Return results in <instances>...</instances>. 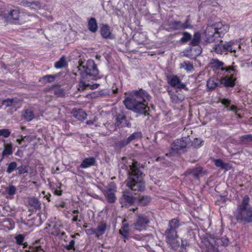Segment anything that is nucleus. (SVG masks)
<instances>
[{
    "label": "nucleus",
    "mask_w": 252,
    "mask_h": 252,
    "mask_svg": "<svg viewBox=\"0 0 252 252\" xmlns=\"http://www.w3.org/2000/svg\"><path fill=\"white\" fill-rule=\"evenodd\" d=\"M150 99V95L145 90H133L125 93L124 103L127 109L147 116L149 115V111L147 102Z\"/></svg>",
    "instance_id": "f257e3e1"
},
{
    "label": "nucleus",
    "mask_w": 252,
    "mask_h": 252,
    "mask_svg": "<svg viewBox=\"0 0 252 252\" xmlns=\"http://www.w3.org/2000/svg\"><path fill=\"white\" fill-rule=\"evenodd\" d=\"M78 69L80 71L81 78L78 85V90L83 91L90 88L92 90L97 88L99 84H92L89 83L90 79H94L98 74V70L96 65L93 60H89L85 63L82 61L78 62Z\"/></svg>",
    "instance_id": "f03ea898"
},
{
    "label": "nucleus",
    "mask_w": 252,
    "mask_h": 252,
    "mask_svg": "<svg viewBox=\"0 0 252 252\" xmlns=\"http://www.w3.org/2000/svg\"><path fill=\"white\" fill-rule=\"evenodd\" d=\"M128 175L126 180V186L131 194H137L145 189V183L143 181L144 167L136 161H133L130 165Z\"/></svg>",
    "instance_id": "7ed1b4c3"
},
{
    "label": "nucleus",
    "mask_w": 252,
    "mask_h": 252,
    "mask_svg": "<svg viewBox=\"0 0 252 252\" xmlns=\"http://www.w3.org/2000/svg\"><path fill=\"white\" fill-rule=\"evenodd\" d=\"M234 216L239 222H252V206L250 204V198L248 195H245L242 201L237 205L234 212Z\"/></svg>",
    "instance_id": "20e7f679"
},
{
    "label": "nucleus",
    "mask_w": 252,
    "mask_h": 252,
    "mask_svg": "<svg viewBox=\"0 0 252 252\" xmlns=\"http://www.w3.org/2000/svg\"><path fill=\"white\" fill-rule=\"evenodd\" d=\"M179 226V220L177 219H172L169 221L168 228L164 233L166 242L173 250H177L180 245L177 240L178 238L177 230Z\"/></svg>",
    "instance_id": "39448f33"
},
{
    "label": "nucleus",
    "mask_w": 252,
    "mask_h": 252,
    "mask_svg": "<svg viewBox=\"0 0 252 252\" xmlns=\"http://www.w3.org/2000/svg\"><path fill=\"white\" fill-rule=\"evenodd\" d=\"M229 28L228 25L221 22L208 26L205 31L206 42L211 43L215 41L216 38L220 37L226 33Z\"/></svg>",
    "instance_id": "423d86ee"
},
{
    "label": "nucleus",
    "mask_w": 252,
    "mask_h": 252,
    "mask_svg": "<svg viewBox=\"0 0 252 252\" xmlns=\"http://www.w3.org/2000/svg\"><path fill=\"white\" fill-rule=\"evenodd\" d=\"M32 17V16L27 14H23L20 15L19 11L16 9L10 10L7 14H4V18L7 22L19 24H22L31 20Z\"/></svg>",
    "instance_id": "0eeeda50"
},
{
    "label": "nucleus",
    "mask_w": 252,
    "mask_h": 252,
    "mask_svg": "<svg viewBox=\"0 0 252 252\" xmlns=\"http://www.w3.org/2000/svg\"><path fill=\"white\" fill-rule=\"evenodd\" d=\"M234 45V43L233 42L230 41L222 44V41H221L220 43L214 45L212 51L220 54L225 52L235 53L236 50V48L233 47Z\"/></svg>",
    "instance_id": "6e6552de"
},
{
    "label": "nucleus",
    "mask_w": 252,
    "mask_h": 252,
    "mask_svg": "<svg viewBox=\"0 0 252 252\" xmlns=\"http://www.w3.org/2000/svg\"><path fill=\"white\" fill-rule=\"evenodd\" d=\"M222 242L220 239L210 236L204 240L206 252H219L218 247Z\"/></svg>",
    "instance_id": "1a4fd4ad"
},
{
    "label": "nucleus",
    "mask_w": 252,
    "mask_h": 252,
    "mask_svg": "<svg viewBox=\"0 0 252 252\" xmlns=\"http://www.w3.org/2000/svg\"><path fill=\"white\" fill-rule=\"evenodd\" d=\"M187 138L177 139L171 145V150L169 153L166 154V156H173L178 154V151L180 149L185 148L188 145L187 141Z\"/></svg>",
    "instance_id": "9d476101"
},
{
    "label": "nucleus",
    "mask_w": 252,
    "mask_h": 252,
    "mask_svg": "<svg viewBox=\"0 0 252 252\" xmlns=\"http://www.w3.org/2000/svg\"><path fill=\"white\" fill-rule=\"evenodd\" d=\"M168 26L170 29L173 31L192 28L189 19H187L184 23L181 21H170L168 23Z\"/></svg>",
    "instance_id": "9b49d317"
},
{
    "label": "nucleus",
    "mask_w": 252,
    "mask_h": 252,
    "mask_svg": "<svg viewBox=\"0 0 252 252\" xmlns=\"http://www.w3.org/2000/svg\"><path fill=\"white\" fill-rule=\"evenodd\" d=\"M103 192L109 203H113L115 201L116 199L115 194L116 192V187L113 183H111L109 184L108 186L103 191Z\"/></svg>",
    "instance_id": "f8f14e48"
},
{
    "label": "nucleus",
    "mask_w": 252,
    "mask_h": 252,
    "mask_svg": "<svg viewBox=\"0 0 252 252\" xmlns=\"http://www.w3.org/2000/svg\"><path fill=\"white\" fill-rule=\"evenodd\" d=\"M150 223L149 218L144 215H138L134 223L136 229L145 228Z\"/></svg>",
    "instance_id": "ddd939ff"
},
{
    "label": "nucleus",
    "mask_w": 252,
    "mask_h": 252,
    "mask_svg": "<svg viewBox=\"0 0 252 252\" xmlns=\"http://www.w3.org/2000/svg\"><path fill=\"white\" fill-rule=\"evenodd\" d=\"M128 193H131L129 191H125L122 196L120 198V202L122 206H127L133 204L134 202L135 198L130 196Z\"/></svg>",
    "instance_id": "4468645a"
},
{
    "label": "nucleus",
    "mask_w": 252,
    "mask_h": 252,
    "mask_svg": "<svg viewBox=\"0 0 252 252\" xmlns=\"http://www.w3.org/2000/svg\"><path fill=\"white\" fill-rule=\"evenodd\" d=\"M236 79L233 75H226L220 79V84L226 87H233L235 85Z\"/></svg>",
    "instance_id": "2eb2a0df"
},
{
    "label": "nucleus",
    "mask_w": 252,
    "mask_h": 252,
    "mask_svg": "<svg viewBox=\"0 0 252 252\" xmlns=\"http://www.w3.org/2000/svg\"><path fill=\"white\" fill-rule=\"evenodd\" d=\"M107 224L106 221H100L97 225L95 230H93L95 233V236L99 238L100 236L103 235L106 230Z\"/></svg>",
    "instance_id": "dca6fc26"
},
{
    "label": "nucleus",
    "mask_w": 252,
    "mask_h": 252,
    "mask_svg": "<svg viewBox=\"0 0 252 252\" xmlns=\"http://www.w3.org/2000/svg\"><path fill=\"white\" fill-rule=\"evenodd\" d=\"M168 83L172 87L178 89H185L186 86L181 83V80L177 76H174L168 78Z\"/></svg>",
    "instance_id": "f3484780"
},
{
    "label": "nucleus",
    "mask_w": 252,
    "mask_h": 252,
    "mask_svg": "<svg viewBox=\"0 0 252 252\" xmlns=\"http://www.w3.org/2000/svg\"><path fill=\"white\" fill-rule=\"evenodd\" d=\"M101 36L106 39H113L114 36L111 33L110 27L107 25H102L100 28Z\"/></svg>",
    "instance_id": "a211bd4d"
},
{
    "label": "nucleus",
    "mask_w": 252,
    "mask_h": 252,
    "mask_svg": "<svg viewBox=\"0 0 252 252\" xmlns=\"http://www.w3.org/2000/svg\"><path fill=\"white\" fill-rule=\"evenodd\" d=\"M28 204L31 207H33L36 210H39L41 208V203L39 200L34 197H29L28 198Z\"/></svg>",
    "instance_id": "6ab92c4d"
},
{
    "label": "nucleus",
    "mask_w": 252,
    "mask_h": 252,
    "mask_svg": "<svg viewBox=\"0 0 252 252\" xmlns=\"http://www.w3.org/2000/svg\"><path fill=\"white\" fill-rule=\"evenodd\" d=\"M88 27V29L93 33H95L97 31V24L94 18L92 17L89 20Z\"/></svg>",
    "instance_id": "aec40b11"
},
{
    "label": "nucleus",
    "mask_w": 252,
    "mask_h": 252,
    "mask_svg": "<svg viewBox=\"0 0 252 252\" xmlns=\"http://www.w3.org/2000/svg\"><path fill=\"white\" fill-rule=\"evenodd\" d=\"M95 162V160L94 157L86 158L81 164L80 167L83 168H86L94 165Z\"/></svg>",
    "instance_id": "412c9836"
},
{
    "label": "nucleus",
    "mask_w": 252,
    "mask_h": 252,
    "mask_svg": "<svg viewBox=\"0 0 252 252\" xmlns=\"http://www.w3.org/2000/svg\"><path fill=\"white\" fill-rule=\"evenodd\" d=\"M73 116L79 120H84L87 117V114L82 109L74 110L72 112Z\"/></svg>",
    "instance_id": "4be33fe9"
},
{
    "label": "nucleus",
    "mask_w": 252,
    "mask_h": 252,
    "mask_svg": "<svg viewBox=\"0 0 252 252\" xmlns=\"http://www.w3.org/2000/svg\"><path fill=\"white\" fill-rule=\"evenodd\" d=\"M201 40V34L199 32L194 33L192 38L191 39L190 45L193 46H198Z\"/></svg>",
    "instance_id": "5701e85b"
},
{
    "label": "nucleus",
    "mask_w": 252,
    "mask_h": 252,
    "mask_svg": "<svg viewBox=\"0 0 252 252\" xmlns=\"http://www.w3.org/2000/svg\"><path fill=\"white\" fill-rule=\"evenodd\" d=\"M215 165L222 169L227 170L229 168V164L225 163L220 159H214Z\"/></svg>",
    "instance_id": "b1692460"
},
{
    "label": "nucleus",
    "mask_w": 252,
    "mask_h": 252,
    "mask_svg": "<svg viewBox=\"0 0 252 252\" xmlns=\"http://www.w3.org/2000/svg\"><path fill=\"white\" fill-rule=\"evenodd\" d=\"M13 153L12 145L11 144H6L4 145V149L2 152V158L5 156L12 155Z\"/></svg>",
    "instance_id": "393cba45"
},
{
    "label": "nucleus",
    "mask_w": 252,
    "mask_h": 252,
    "mask_svg": "<svg viewBox=\"0 0 252 252\" xmlns=\"http://www.w3.org/2000/svg\"><path fill=\"white\" fill-rule=\"evenodd\" d=\"M23 117L28 121H31L34 118L33 112L31 109H26L25 110Z\"/></svg>",
    "instance_id": "a878e982"
},
{
    "label": "nucleus",
    "mask_w": 252,
    "mask_h": 252,
    "mask_svg": "<svg viewBox=\"0 0 252 252\" xmlns=\"http://www.w3.org/2000/svg\"><path fill=\"white\" fill-rule=\"evenodd\" d=\"M56 77V75H47L42 77L39 81L45 84L47 83L53 82Z\"/></svg>",
    "instance_id": "bb28decb"
},
{
    "label": "nucleus",
    "mask_w": 252,
    "mask_h": 252,
    "mask_svg": "<svg viewBox=\"0 0 252 252\" xmlns=\"http://www.w3.org/2000/svg\"><path fill=\"white\" fill-rule=\"evenodd\" d=\"M129 144L127 138H124L115 143L116 148L118 149L123 148Z\"/></svg>",
    "instance_id": "cd10ccee"
},
{
    "label": "nucleus",
    "mask_w": 252,
    "mask_h": 252,
    "mask_svg": "<svg viewBox=\"0 0 252 252\" xmlns=\"http://www.w3.org/2000/svg\"><path fill=\"white\" fill-rule=\"evenodd\" d=\"M219 82H217V80L215 79L210 78L207 82V86L210 89H213L219 86Z\"/></svg>",
    "instance_id": "c85d7f7f"
},
{
    "label": "nucleus",
    "mask_w": 252,
    "mask_h": 252,
    "mask_svg": "<svg viewBox=\"0 0 252 252\" xmlns=\"http://www.w3.org/2000/svg\"><path fill=\"white\" fill-rule=\"evenodd\" d=\"M142 137V134L140 132H135L131 134L127 138L129 143L133 141L136 140Z\"/></svg>",
    "instance_id": "c756f323"
},
{
    "label": "nucleus",
    "mask_w": 252,
    "mask_h": 252,
    "mask_svg": "<svg viewBox=\"0 0 252 252\" xmlns=\"http://www.w3.org/2000/svg\"><path fill=\"white\" fill-rule=\"evenodd\" d=\"M6 193L10 196H13L16 192V188L13 185H9L5 188Z\"/></svg>",
    "instance_id": "7c9ffc66"
},
{
    "label": "nucleus",
    "mask_w": 252,
    "mask_h": 252,
    "mask_svg": "<svg viewBox=\"0 0 252 252\" xmlns=\"http://www.w3.org/2000/svg\"><path fill=\"white\" fill-rule=\"evenodd\" d=\"M180 68H184L188 71H190L193 69V65L189 62H185L180 64Z\"/></svg>",
    "instance_id": "2f4dec72"
},
{
    "label": "nucleus",
    "mask_w": 252,
    "mask_h": 252,
    "mask_svg": "<svg viewBox=\"0 0 252 252\" xmlns=\"http://www.w3.org/2000/svg\"><path fill=\"white\" fill-rule=\"evenodd\" d=\"M138 200L142 205L145 206L150 202L151 197L149 196H140L138 197Z\"/></svg>",
    "instance_id": "473e14b6"
},
{
    "label": "nucleus",
    "mask_w": 252,
    "mask_h": 252,
    "mask_svg": "<svg viewBox=\"0 0 252 252\" xmlns=\"http://www.w3.org/2000/svg\"><path fill=\"white\" fill-rule=\"evenodd\" d=\"M188 172L190 174H192V175L196 178H198L202 173V168L198 167L195 169H190Z\"/></svg>",
    "instance_id": "72a5a7b5"
},
{
    "label": "nucleus",
    "mask_w": 252,
    "mask_h": 252,
    "mask_svg": "<svg viewBox=\"0 0 252 252\" xmlns=\"http://www.w3.org/2000/svg\"><path fill=\"white\" fill-rule=\"evenodd\" d=\"M182 34L183 36L180 39L182 43H185L191 40V35L188 32H184Z\"/></svg>",
    "instance_id": "f704fd0d"
},
{
    "label": "nucleus",
    "mask_w": 252,
    "mask_h": 252,
    "mask_svg": "<svg viewBox=\"0 0 252 252\" xmlns=\"http://www.w3.org/2000/svg\"><path fill=\"white\" fill-rule=\"evenodd\" d=\"M119 233L124 238H126V235L128 233V224L127 223H124L121 229L119 230Z\"/></svg>",
    "instance_id": "c9c22d12"
},
{
    "label": "nucleus",
    "mask_w": 252,
    "mask_h": 252,
    "mask_svg": "<svg viewBox=\"0 0 252 252\" xmlns=\"http://www.w3.org/2000/svg\"><path fill=\"white\" fill-rule=\"evenodd\" d=\"M126 118V116L122 113V114H118L116 116V122L115 123V125L117 126H119L120 125L123 124V122L124 119Z\"/></svg>",
    "instance_id": "e433bc0d"
},
{
    "label": "nucleus",
    "mask_w": 252,
    "mask_h": 252,
    "mask_svg": "<svg viewBox=\"0 0 252 252\" xmlns=\"http://www.w3.org/2000/svg\"><path fill=\"white\" fill-rule=\"evenodd\" d=\"M170 98L172 102L174 103H179L182 101L183 97L182 96H178L177 94H170Z\"/></svg>",
    "instance_id": "4c0bfd02"
},
{
    "label": "nucleus",
    "mask_w": 252,
    "mask_h": 252,
    "mask_svg": "<svg viewBox=\"0 0 252 252\" xmlns=\"http://www.w3.org/2000/svg\"><path fill=\"white\" fill-rule=\"evenodd\" d=\"M66 65V62L64 57H62L60 60L57 62L55 64V67L56 68H62Z\"/></svg>",
    "instance_id": "58836bf2"
},
{
    "label": "nucleus",
    "mask_w": 252,
    "mask_h": 252,
    "mask_svg": "<svg viewBox=\"0 0 252 252\" xmlns=\"http://www.w3.org/2000/svg\"><path fill=\"white\" fill-rule=\"evenodd\" d=\"M20 4L25 6L27 5L31 7L32 8H36L33 6L34 5H36L37 7L39 6V2H30L27 0H22Z\"/></svg>",
    "instance_id": "ea45409f"
},
{
    "label": "nucleus",
    "mask_w": 252,
    "mask_h": 252,
    "mask_svg": "<svg viewBox=\"0 0 252 252\" xmlns=\"http://www.w3.org/2000/svg\"><path fill=\"white\" fill-rule=\"evenodd\" d=\"M17 168V164L16 162L13 161L10 162L7 168L6 172L8 173H11L14 170Z\"/></svg>",
    "instance_id": "a19ab883"
},
{
    "label": "nucleus",
    "mask_w": 252,
    "mask_h": 252,
    "mask_svg": "<svg viewBox=\"0 0 252 252\" xmlns=\"http://www.w3.org/2000/svg\"><path fill=\"white\" fill-rule=\"evenodd\" d=\"M240 141L243 143H246L252 141V134L244 135L239 137Z\"/></svg>",
    "instance_id": "79ce46f5"
},
{
    "label": "nucleus",
    "mask_w": 252,
    "mask_h": 252,
    "mask_svg": "<svg viewBox=\"0 0 252 252\" xmlns=\"http://www.w3.org/2000/svg\"><path fill=\"white\" fill-rule=\"evenodd\" d=\"M14 102V99L13 98H8L2 100V104L5 105L6 107L11 106Z\"/></svg>",
    "instance_id": "37998d69"
},
{
    "label": "nucleus",
    "mask_w": 252,
    "mask_h": 252,
    "mask_svg": "<svg viewBox=\"0 0 252 252\" xmlns=\"http://www.w3.org/2000/svg\"><path fill=\"white\" fill-rule=\"evenodd\" d=\"M10 134V132L7 129H0V136H2L4 137H8Z\"/></svg>",
    "instance_id": "c03bdc74"
},
{
    "label": "nucleus",
    "mask_w": 252,
    "mask_h": 252,
    "mask_svg": "<svg viewBox=\"0 0 252 252\" xmlns=\"http://www.w3.org/2000/svg\"><path fill=\"white\" fill-rule=\"evenodd\" d=\"M17 169L18 171V174L19 175L28 172V169L27 168V167L25 166L22 165V166L17 167Z\"/></svg>",
    "instance_id": "a18cd8bd"
},
{
    "label": "nucleus",
    "mask_w": 252,
    "mask_h": 252,
    "mask_svg": "<svg viewBox=\"0 0 252 252\" xmlns=\"http://www.w3.org/2000/svg\"><path fill=\"white\" fill-rule=\"evenodd\" d=\"M79 213V212L78 210H75L72 211V215H73V218L72 219V222H76L77 221H80V220H78V214Z\"/></svg>",
    "instance_id": "49530a36"
},
{
    "label": "nucleus",
    "mask_w": 252,
    "mask_h": 252,
    "mask_svg": "<svg viewBox=\"0 0 252 252\" xmlns=\"http://www.w3.org/2000/svg\"><path fill=\"white\" fill-rule=\"evenodd\" d=\"M75 241L74 240H71L68 245H66L64 246V248L67 250H75L74 248Z\"/></svg>",
    "instance_id": "de8ad7c7"
},
{
    "label": "nucleus",
    "mask_w": 252,
    "mask_h": 252,
    "mask_svg": "<svg viewBox=\"0 0 252 252\" xmlns=\"http://www.w3.org/2000/svg\"><path fill=\"white\" fill-rule=\"evenodd\" d=\"M202 142L203 141L199 139H195L192 143L193 146L195 148H199L201 146Z\"/></svg>",
    "instance_id": "09e8293b"
},
{
    "label": "nucleus",
    "mask_w": 252,
    "mask_h": 252,
    "mask_svg": "<svg viewBox=\"0 0 252 252\" xmlns=\"http://www.w3.org/2000/svg\"><path fill=\"white\" fill-rule=\"evenodd\" d=\"M15 239L17 244L21 245L24 241V237L22 235H18L15 237Z\"/></svg>",
    "instance_id": "8fccbe9b"
},
{
    "label": "nucleus",
    "mask_w": 252,
    "mask_h": 252,
    "mask_svg": "<svg viewBox=\"0 0 252 252\" xmlns=\"http://www.w3.org/2000/svg\"><path fill=\"white\" fill-rule=\"evenodd\" d=\"M221 70L222 71H226L228 72V73H230L231 72H235L236 71L235 69L231 66H228L227 67H221Z\"/></svg>",
    "instance_id": "3c124183"
},
{
    "label": "nucleus",
    "mask_w": 252,
    "mask_h": 252,
    "mask_svg": "<svg viewBox=\"0 0 252 252\" xmlns=\"http://www.w3.org/2000/svg\"><path fill=\"white\" fill-rule=\"evenodd\" d=\"M220 102L222 104L225 105L226 107H228L230 104V100L228 99H221Z\"/></svg>",
    "instance_id": "603ef678"
},
{
    "label": "nucleus",
    "mask_w": 252,
    "mask_h": 252,
    "mask_svg": "<svg viewBox=\"0 0 252 252\" xmlns=\"http://www.w3.org/2000/svg\"><path fill=\"white\" fill-rule=\"evenodd\" d=\"M55 94L58 96H62L64 94V91L63 89H59L55 91Z\"/></svg>",
    "instance_id": "864d4df0"
},
{
    "label": "nucleus",
    "mask_w": 252,
    "mask_h": 252,
    "mask_svg": "<svg viewBox=\"0 0 252 252\" xmlns=\"http://www.w3.org/2000/svg\"><path fill=\"white\" fill-rule=\"evenodd\" d=\"M122 126H127V127H130L131 124L129 121L126 119V118L124 120L123 124L122 125Z\"/></svg>",
    "instance_id": "5fc2aeb1"
},
{
    "label": "nucleus",
    "mask_w": 252,
    "mask_h": 252,
    "mask_svg": "<svg viewBox=\"0 0 252 252\" xmlns=\"http://www.w3.org/2000/svg\"><path fill=\"white\" fill-rule=\"evenodd\" d=\"M216 65L217 67L222 66L224 63L218 60L215 61Z\"/></svg>",
    "instance_id": "6e6d98bb"
},
{
    "label": "nucleus",
    "mask_w": 252,
    "mask_h": 252,
    "mask_svg": "<svg viewBox=\"0 0 252 252\" xmlns=\"http://www.w3.org/2000/svg\"><path fill=\"white\" fill-rule=\"evenodd\" d=\"M131 165V164L129 165V168L130 167V165ZM121 168H122L123 169H124L125 170H126L127 171V173L130 169V168H129V169H128V166L126 165L125 164H124L123 165H122V166L121 167Z\"/></svg>",
    "instance_id": "4d7b16f0"
},
{
    "label": "nucleus",
    "mask_w": 252,
    "mask_h": 252,
    "mask_svg": "<svg viewBox=\"0 0 252 252\" xmlns=\"http://www.w3.org/2000/svg\"><path fill=\"white\" fill-rule=\"evenodd\" d=\"M229 110L232 111L234 112L235 113L237 112V108L236 106L232 105L231 106L230 108L229 109Z\"/></svg>",
    "instance_id": "13d9d810"
},
{
    "label": "nucleus",
    "mask_w": 252,
    "mask_h": 252,
    "mask_svg": "<svg viewBox=\"0 0 252 252\" xmlns=\"http://www.w3.org/2000/svg\"><path fill=\"white\" fill-rule=\"evenodd\" d=\"M95 229H94V228L89 229L86 230V232L88 234H95V233H94L93 231H92V230H95Z\"/></svg>",
    "instance_id": "bf43d9fd"
},
{
    "label": "nucleus",
    "mask_w": 252,
    "mask_h": 252,
    "mask_svg": "<svg viewBox=\"0 0 252 252\" xmlns=\"http://www.w3.org/2000/svg\"><path fill=\"white\" fill-rule=\"evenodd\" d=\"M202 51V49L200 47H198L196 50V55H199L201 54Z\"/></svg>",
    "instance_id": "052dcab7"
},
{
    "label": "nucleus",
    "mask_w": 252,
    "mask_h": 252,
    "mask_svg": "<svg viewBox=\"0 0 252 252\" xmlns=\"http://www.w3.org/2000/svg\"><path fill=\"white\" fill-rule=\"evenodd\" d=\"M182 242H181V246L182 247H185V246H187V242L186 240H182Z\"/></svg>",
    "instance_id": "680f3d73"
},
{
    "label": "nucleus",
    "mask_w": 252,
    "mask_h": 252,
    "mask_svg": "<svg viewBox=\"0 0 252 252\" xmlns=\"http://www.w3.org/2000/svg\"><path fill=\"white\" fill-rule=\"evenodd\" d=\"M41 246H38V247H35L33 248V250L34 251L37 252L41 249Z\"/></svg>",
    "instance_id": "e2e57ef3"
},
{
    "label": "nucleus",
    "mask_w": 252,
    "mask_h": 252,
    "mask_svg": "<svg viewBox=\"0 0 252 252\" xmlns=\"http://www.w3.org/2000/svg\"><path fill=\"white\" fill-rule=\"evenodd\" d=\"M62 191L61 190H56L55 191V194L58 195H61L62 194Z\"/></svg>",
    "instance_id": "0e129e2a"
},
{
    "label": "nucleus",
    "mask_w": 252,
    "mask_h": 252,
    "mask_svg": "<svg viewBox=\"0 0 252 252\" xmlns=\"http://www.w3.org/2000/svg\"><path fill=\"white\" fill-rule=\"evenodd\" d=\"M112 91L114 94H117L118 93V89L117 88L114 89V87H113Z\"/></svg>",
    "instance_id": "69168bd1"
},
{
    "label": "nucleus",
    "mask_w": 252,
    "mask_h": 252,
    "mask_svg": "<svg viewBox=\"0 0 252 252\" xmlns=\"http://www.w3.org/2000/svg\"><path fill=\"white\" fill-rule=\"evenodd\" d=\"M33 6H34V7H35V8H34V9H35V10L38 9L40 8V7H41V5H40V3H39V7H38V6L37 7V6L36 5H33Z\"/></svg>",
    "instance_id": "338daca9"
},
{
    "label": "nucleus",
    "mask_w": 252,
    "mask_h": 252,
    "mask_svg": "<svg viewBox=\"0 0 252 252\" xmlns=\"http://www.w3.org/2000/svg\"><path fill=\"white\" fill-rule=\"evenodd\" d=\"M235 114L237 116V118H241V115L238 114H237V112L235 113Z\"/></svg>",
    "instance_id": "774afa93"
}]
</instances>
